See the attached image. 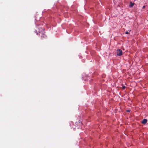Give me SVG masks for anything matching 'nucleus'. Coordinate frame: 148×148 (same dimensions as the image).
Wrapping results in <instances>:
<instances>
[{"label":"nucleus","mask_w":148,"mask_h":148,"mask_svg":"<svg viewBox=\"0 0 148 148\" xmlns=\"http://www.w3.org/2000/svg\"><path fill=\"white\" fill-rule=\"evenodd\" d=\"M36 32H37V34H38V33H45V32L44 31V29L43 27H39L38 30H36Z\"/></svg>","instance_id":"obj_1"},{"label":"nucleus","mask_w":148,"mask_h":148,"mask_svg":"<svg viewBox=\"0 0 148 148\" xmlns=\"http://www.w3.org/2000/svg\"><path fill=\"white\" fill-rule=\"evenodd\" d=\"M123 54V52L122 50L120 49H118L117 50L116 52V55L118 56H121Z\"/></svg>","instance_id":"obj_2"},{"label":"nucleus","mask_w":148,"mask_h":148,"mask_svg":"<svg viewBox=\"0 0 148 148\" xmlns=\"http://www.w3.org/2000/svg\"><path fill=\"white\" fill-rule=\"evenodd\" d=\"M41 36V38L42 39H43L44 38H46L47 37L46 35L44 33H42Z\"/></svg>","instance_id":"obj_3"},{"label":"nucleus","mask_w":148,"mask_h":148,"mask_svg":"<svg viewBox=\"0 0 148 148\" xmlns=\"http://www.w3.org/2000/svg\"><path fill=\"white\" fill-rule=\"evenodd\" d=\"M147 119H144L141 121V123L143 124H145L147 123Z\"/></svg>","instance_id":"obj_4"},{"label":"nucleus","mask_w":148,"mask_h":148,"mask_svg":"<svg viewBox=\"0 0 148 148\" xmlns=\"http://www.w3.org/2000/svg\"><path fill=\"white\" fill-rule=\"evenodd\" d=\"M134 3H132V2H130V6L131 7H132L134 5Z\"/></svg>","instance_id":"obj_5"},{"label":"nucleus","mask_w":148,"mask_h":148,"mask_svg":"<svg viewBox=\"0 0 148 148\" xmlns=\"http://www.w3.org/2000/svg\"><path fill=\"white\" fill-rule=\"evenodd\" d=\"M125 88V86H124L122 85V89L124 90Z\"/></svg>","instance_id":"obj_6"},{"label":"nucleus","mask_w":148,"mask_h":148,"mask_svg":"<svg viewBox=\"0 0 148 148\" xmlns=\"http://www.w3.org/2000/svg\"><path fill=\"white\" fill-rule=\"evenodd\" d=\"M125 33L126 34H129V33L127 31L126 32H125Z\"/></svg>","instance_id":"obj_7"},{"label":"nucleus","mask_w":148,"mask_h":148,"mask_svg":"<svg viewBox=\"0 0 148 148\" xmlns=\"http://www.w3.org/2000/svg\"><path fill=\"white\" fill-rule=\"evenodd\" d=\"M127 111L128 112H130V110H127Z\"/></svg>","instance_id":"obj_8"},{"label":"nucleus","mask_w":148,"mask_h":148,"mask_svg":"<svg viewBox=\"0 0 148 148\" xmlns=\"http://www.w3.org/2000/svg\"><path fill=\"white\" fill-rule=\"evenodd\" d=\"M145 6H143V8H145Z\"/></svg>","instance_id":"obj_9"}]
</instances>
